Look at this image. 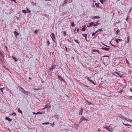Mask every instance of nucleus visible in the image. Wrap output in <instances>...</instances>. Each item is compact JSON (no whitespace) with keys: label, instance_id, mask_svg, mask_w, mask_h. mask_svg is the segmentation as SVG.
<instances>
[{"label":"nucleus","instance_id":"f257e3e1","mask_svg":"<svg viewBox=\"0 0 132 132\" xmlns=\"http://www.w3.org/2000/svg\"><path fill=\"white\" fill-rule=\"evenodd\" d=\"M88 120V119L85 118L84 117H83L80 119L79 122L81 123L83 121H84V122H87Z\"/></svg>","mask_w":132,"mask_h":132},{"label":"nucleus","instance_id":"f03ea898","mask_svg":"<svg viewBox=\"0 0 132 132\" xmlns=\"http://www.w3.org/2000/svg\"><path fill=\"white\" fill-rule=\"evenodd\" d=\"M19 88L20 89H21L22 91L25 94H29L30 93V92H29L28 91H25L24 89L22 88L21 87H20Z\"/></svg>","mask_w":132,"mask_h":132},{"label":"nucleus","instance_id":"7ed1b4c3","mask_svg":"<svg viewBox=\"0 0 132 132\" xmlns=\"http://www.w3.org/2000/svg\"><path fill=\"white\" fill-rule=\"evenodd\" d=\"M56 67V66L55 65H52V67L49 68V72H52V70L54 69Z\"/></svg>","mask_w":132,"mask_h":132},{"label":"nucleus","instance_id":"20e7f679","mask_svg":"<svg viewBox=\"0 0 132 132\" xmlns=\"http://www.w3.org/2000/svg\"><path fill=\"white\" fill-rule=\"evenodd\" d=\"M118 116L121 119H126V117L121 114H119L118 115Z\"/></svg>","mask_w":132,"mask_h":132},{"label":"nucleus","instance_id":"39448f33","mask_svg":"<svg viewBox=\"0 0 132 132\" xmlns=\"http://www.w3.org/2000/svg\"><path fill=\"white\" fill-rule=\"evenodd\" d=\"M0 60L2 62H3L4 60V56L2 53L0 54Z\"/></svg>","mask_w":132,"mask_h":132},{"label":"nucleus","instance_id":"423d86ee","mask_svg":"<svg viewBox=\"0 0 132 132\" xmlns=\"http://www.w3.org/2000/svg\"><path fill=\"white\" fill-rule=\"evenodd\" d=\"M110 127H108V128L107 129V130L108 131L110 132H113L112 131V127L111 126H109Z\"/></svg>","mask_w":132,"mask_h":132},{"label":"nucleus","instance_id":"0eeeda50","mask_svg":"<svg viewBox=\"0 0 132 132\" xmlns=\"http://www.w3.org/2000/svg\"><path fill=\"white\" fill-rule=\"evenodd\" d=\"M101 49L102 50H104L105 51H108L109 50L110 48H108L105 47H102L101 48Z\"/></svg>","mask_w":132,"mask_h":132},{"label":"nucleus","instance_id":"6e6552de","mask_svg":"<svg viewBox=\"0 0 132 132\" xmlns=\"http://www.w3.org/2000/svg\"><path fill=\"white\" fill-rule=\"evenodd\" d=\"M94 23L93 22H91L89 24V25H87V27H89L92 26H94Z\"/></svg>","mask_w":132,"mask_h":132},{"label":"nucleus","instance_id":"1a4fd4ad","mask_svg":"<svg viewBox=\"0 0 132 132\" xmlns=\"http://www.w3.org/2000/svg\"><path fill=\"white\" fill-rule=\"evenodd\" d=\"M83 112V109L82 108L81 109V110H80L79 112V115H81L82 113Z\"/></svg>","mask_w":132,"mask_h":132},{"label":"nucleus","instance_id":"9d476101","mask_svg":"<svg viewBox=\"0 0 132 132\" xmlns=\"http://www.w3.org/2000/svg\"><path fill=\"white\" fill-rule=\"evenodd\" d=\"M14 34L15 35V36L16 38L17 36H18L19 35V33L18 32L16 31H15L14 32Z\"/></svg>","mask_w":132,"mask_h":132},{"label":"nucleus","instance_id":"9b49d317","mask_svg":"<svg viewBox=\"0 0 132 132\" xmlns=\"http://www.w3.org/2000/svg\"><path fill=\"white\" fill-rule=\"evenodd\" d=\"M79 126V125L78 124H75L74 125V126L75 128L77 129L78 127Z\"/></svg>","mask_w":132,"mask_h":132},{"label":"nucleus","instance_id":"f8f14e48","mask_svg":"<svg viewBox=\"0 0 132 132\" xmlns=\"http://www.w3.org/2000/svg\"><path fill=\"white\" fill-rule=\"evenodd\" d=\"M87 104L88 105H93V103L87 100L86 101Z\"/></svg>","mask_w":132,"mask_h":132},{"label":"nucleus","instance_id":"ddd939ff","mask_svg":"<svg viewBox=\"0 0 132 132\" xmlns=\"http://www.w3.org/2000/svg\"><path fill=\"white\" fill-rule=\"evenodd\" d=\"M51 35H52V37H53V38L51 37H52V40H53V41H54V39H55V35H54V34L53 33H52V34H51Z\"/></svg>","mask_w":132,"mask_h":132},{"label":"nucleus","instance_id":"4468645a","mask_svg":"<svg viewBox=\"0 0 132 132\" xmlns=\"http://www.w3.org/2000/svg\"><path fill=\"white\" fill-rule=\"evenodd\" d=\"M129 39H130L129 37V36H128L127 38V42H125V44L126 43H129Z\"/></svg>","mask_w":132,"mask_h":132},{"label":"nucleus","instance_id":"2eb2a0df","mask_svg":"<svg viewBox=\"0 0 132 132\" xmlns=\"http://www.w3.org/2000/svg\"><path fill=\"white\" fill-rule=\"evenodd\" d=\"M82 35L83 36V37H85V38L86 40H87L86 38H87V34H82Z\"/></svg>","mask_w":132,"mask_h":132},{"label":"nucleus","instance_id":"dca6fc26","mask_svg":"<svg viewBox=\"0 0 132 132\" xmlns=\"http://www.w3.org/2000/svg\"><path fill=\"white\" fill-rule=\"evenodd\" d=\"M127 121L131 122L132 121V120H130V119L128 118H126V119H125Z\"/></svg>","mask_w":132,"mask_h":132},{"label":"nucleus","instance_id":"f3484780","mask_svg":"<svg viewBox=\"0 0 132 132\" xmlns=\"http://www.w3.org/2000/svg\"><path fill=\"white\" fill-rule=\"evenodd\" d=\"M123 124L125 126H131V125L129 124H125V123H123Z\"/></svg>","mask_w":132,"mask_h":132},{"label":"nucleus","instance_id":"a211bd4d","mask_svg":"<svg viewBox=\"0 0 132 132\" xmlns=\"http://www.w3.org/2000/svg\"><path fill=\"white\" fill-rule=\"evenodd\" d=\"M6 119L10 121H11V119H10V118H9L8 117H6Z\"/></svg>","mask_w":132,"mask_h":132},{"label":"nucleus","instance_id":"6ab92c4d","mask_svg":"<svg viewBox=\"0 0 132 132\" xmlns=\"http://www.w3.org/2000/svg\"><path fill=\"white\" fill-rule=\"evenodd\" d=\"M58 77L59 79L61 81H63V80L62 78L60 76H59Z\"/></svg>","mask_w":132,"mask_h":132},{"label":"nucleus","instance_id":"aec40b11","mask_svg":"<svg viewBox=\"0 0 132 132\" xmlns=\"http://www.w3.org/2000/svg\"><path fill=\"white\" fill-rule=\"evenodd\" d=\"M68 1V0H65L64 1V3L62 4V5H63L64 4H66L67 3V1Z\"/></svg>","mask_w":132,"mask_h":132},{"label":"nucleus","instance_id":"412c9836","mask_svg":"<svg viewBox=\"0 0 132 132\" xmlns=\"http://www.w3.org/2000/svg\"><path fill=\"white\" fill-rule=\"evenodd\" d=\"M100 18V17L98 16H94L93 17L94 18L98 19V18Z\"/></svg>","mask_w":132,"mask_h":132},{"label":"nucleus","instance_id":"4be33fe9","mask_svg":"<svg viewBox=\"0 0 132 132\" xmlns=\"http://www.w3.org/2000/svg\"><path fill=\"white\" fill-rule=\"evenodd\" d=\"M13 58L15 62H16L18 60L15 57H13Z\"/></svg>","mask_w":132,"mask_h":132},{"label":"nucleus","instance_id":"5701e85b","mask_svg":"<svg viewBox=\"0 0 132 132\" xmlns=\"http://www.w3.org/2000/svg\"><path fill=\"white\" fill-rule=\"evenodd\" d=\"M102 4H103V2L105 1V0H99Z\"/></svg>","mask_w":132,"mask_h":132},{"label":"nucleus","instance_id":"b1692460","mask_svg":"<svg viewBox=\"0 0 132 132\" xmlns=\"http://www.w3.org/2000/svg\"><path fill=\"white\" fill-rule=\"evenodd\" d=\"M94 52H98V53H99V52L98 50H92Z\"/></svg>","mask_w":132,"mask_h":132},{"label":"nucleus","instance_id":"393cba45","mask_svg":"<svg viewBox=\"0 0 132 132\" xmlns=\"http://www.w3.org/2000/svg\"><path fill=\"white\" fill-rule=\"evenodd\" d=\"M18 111L20 113H21V114H22V111L20 110V109H18Z\"/></svg>","mask_w":132,"mask_h":132},{"label":"nucleus","instance_id":"a878e982","mask_svg":"<svg viewBox=\"0 0 132 132\" xmlns=\"http://www.w3.org/2000/svg\"><path fill=\"white\" fill-rule=\"evenodd\" d=\"M99 24H100V23H97L96 24H94V26H95L97 25H99Z\"/></svg>","mask_w":132,"mask_h":132},{"label":"nucleus","instance_id":"bb28decb","mask_svg":"<svg viewBox=\"0 0 132 132\" xmlns=\"http://www.w3.org/2000/svg\"><path fill=\"white\" fill-rule=\"evenodd\" d=\"M86 28H85V26H84L82 29V30L83 31H85V30Z\"/></svg>","mask_w":132,"mask_h":132},{"label":"nucleus","instance_id":"cd10ccee","mask_svg":"<svg viewBox=\"0 0 132 132\" xmlns=\"http://www.w3.org/2000/svg\"><path fill=\"white\" fill-rule=\"evenodd\" d=\"M22 12L24 13H26L27 12V11L26 10H22Z\"/></svg>","mask_w":132,"mask_h":132},{"label":"nucleus","instance_id":"c85d7f7f","mask_svg":"<svg viewBox=\"0 0 132 132\" xmlns=\"http://www.w3.org/2000/svg\"><path fill=\"white\" fill-rule=\"evenodd\" d=\"M50 106L49 105H46L45 106V108H50Z\"/></svg>","mask_w":132,"mask_h":132},{"label":"nucleus","instance_id":"c756f323","mask_svg":"<svg viewBox=\"0 0 132 132\" xmlns=\"http://www.w3.org/2000/svg\"><path fill=\"white\" fill-rule=\"evenodd\" d=\"M71 26L73 27H74L75 26L74 23L73 22H72L71 23Z\"/></svg>","mask_w":132,"mask_h":132},{"label":"nucleus","instance_id":"7c9ffc66","mask_svg":"<svg viewBox=\"0 0 132 132\" xmlns=\"http://www.w3.org/2000/svg\"><path fill=\"white\" fill-rule=\"evenodd\" d=\"M95 5L97 7H99V5L98 3H96L95 4Z\"/></svg>","mask_w":132,"mask_h":132},{"label":"nucleus","instance_id":"2f4dec72","mask_svg":"<svg viewBox=\"0 0 132 132\" xmlns=\"http://www.w3.org/2000/svg\"><path fill=\"white\" fill-rule=\"evenodd\" d=\"M42 112H38L37 113H36V114H42Z\"/></svg>","mask_w":132,"mask_h":132},{"label":"nucleus","instance_id":"473e14b6","mask_svg":"<svg viewBox=\"0 0 132 132\" xmlns=\"http://www.w3.org/2000/svg\"><path fill=\"white\" fill-rule=\"evenodd\" d=\"M118 40L117 39H116V40H115V41H116V42L117 43H119V42H118Z\"/></svg>","mask_w":132,"mask_h":132},{"label":"nucleus","instance_id":"72a5a7b5","mask_svg":"<svg viewBox=\"0 0 132 132\" xmlns=\"http://www.w3.org/2000/svg\"><path fill=\"white\" fill-rule=\"evenodd\" d=\"M110 127L109 126H106L105 127H104V128H105L107 129V128H108V127Z\"/></svg>","mask_w":132,"mask_h":132},{"label":"nucleus","instance_id":"f704fd0d","mask_svg":"<svg viewBox=\"0 0 132 132\" xmlns=\"http://www.w3.org/2000/svg\"><path fill=\"white\" fill-rule=\"evenodd\" d=\"M126 62L128 64H129V62L127 60V59H126Z\"/></svg>","mask_w":132,"mask_h":132},{"label":"nucleus","instance_id":"c9c22d12","mask_svg":"<svg viewBox=\"0 0 132 132\" xmlns=\"http://www.w3.org/2000/svg\"><path fill=\"white\" fill-rule=\"evenodd\" d=\"M90 82L92 83L94 85H96L95 83L92 80V81H90Z\"/></svg>","mask_w":132,"mask_h":132},{"label":"nucleus","instance_id":"e433bc0d","mask_svg":"<svg viewBox=\"0 0 132 132\" xmlns=\"http://www.w3.org/2000/svg\"><path fill=\"white\" fill-rule=\"evenodd\" d=\"M11 115H14V116H15L16 115V114L15 113H13L11 114Z\"/></svg>","mask_w":132,"mask_h":132},{"label":"nucleus","instance_id":"4c0bfd02","mask_svg":"<svg viewBox=\"0 0 132 132\" xmlns=\"http://www.w3.org/2000/svg\"><path fill=\"white\" fill-rule=\"evenodd\" d=\"M49 124V122H46V123H43V124H46V125H47V124Z\"/></svg>","mask_w":132,"mask_h":132},{"label":"nucleus","instance_id":"58836bf2","mask_svg":"<svg viewBox=\"0 0 132 132\" xmlns=\"http://www.w3.org/2000/svg\"><path fill=\"white\" fill-rule=\"evenodd\" d=\"M95 32L93 33L92 34V36H94L95 35Z\"/></svg>","mask_w":132,"mask_h":132},{"label":"nucleus","instance_id":"ea45409f","mask_svg":"<svg viewBox=\"0 0 132 132\" xmlns=\"http://www.w3.org/2000/svg\"><path fill=\"white\" fill-rule=\"evenodd\" d=\"M34 32L37 34L38 32L37 30H35L34 31Z\"/></svg>","mask_w":132,"mask_h":132},{"label":"nucleus","instance_id":"a19ab883","mask_svg":"<svg viewBox=\"0 0 132 132\" xmlns=\"http://www.w3.org/2000/svg\"><path fill=\"white\" fill-rule=\"evenodd\" d=\"M63 34H64V36H65V35H66V32L65 31H64V32H63Z\"/></svg>","mask_w":132,"mask_h":132},{"label":"nucleus","instance_id":"79ce46f5","mask_svg":"<svg viewBox=\"0 0 132 132\" xmlns=\"http://www.w3.org/2000/svg\"><path fill=\"white\" fill-rule=\"evenodd\" d=\"M122 90H121L120 91H119V92L120 93H121V94L122 92Z\"/></svg>","mask_w":132,"mask_h":132},{"label":"nucleus","instance_id":"37998d69","mask_svg":"<svg viewBox=\"0 0 132 132\" xmlns=\"http://www.w3.org/2000/svg\"><path fill=\"white\" fill-rule=\"evenodd\" d=\"M109 56H107V55H105V56H103V57H109Z\"/></svg>","mask_w":132,"mask_h":132},{"label":"nucleus","instance_id":"c03bdc74","mask_svg":"<svg viewBox=\"0 0 132 132\" xmlns=\"http://www.w3.org/2000/svg\"><path fill=\"white\" fill-rule=\"evenodd\" d=\"M4 67L5 68V69H6V70H8V71H9V68H6L5 67V66H4Z\"/></svg>","mask_w":132,"mask_h":132},{"label":"nucleus","instance_id":"a18cd8bd","mask_svg":"<svg viewBox=\"0 0 132 132\" xmlns=\"http://www.w3.org/2000/svg\"><path fill=\"white\" fill-rule=\"evenodd\" d=\"M87 80H88L90 81V82L91 81H92V80H90V79L88 77L87 78Z\"/></svg>","mask_w":132,"mask_h":132},{"label":"nucleus","instance_id":"49530a36","mask_svg":"<svg viewBox=\"0 0 132 132\" xmlns=\"http://www.w3.org/2000/svg\"><path fill=\"white\" fill-rule=\"evenodd\" d=\"M12 1H13L15 3H16V2L15 0H11Z\"/></svg>","mask_w":132,"mask_h":132},{"label":"nucleus","instance_id":"de8ad7c7","mask_svg":"<svg viewBox=\"0 0 132 132\" xmlns=\"http://www.w3.org/2000/svg\"><path fill=\"white\" fill-rule=\"evenodd\" d=\"M47 43L48 45H49L50 43V42L49 40L47 41Z\"/></svg>","mask_w":132,"mask_h":132},{"label":"nucleus","instance_id":"09e8293b","mask_svg":"<svg viewBox=\"0 0 132 132\" xmlns=\"http://www.w3.org/2000/svg\"><path fill=\"white\" fill-rule=\"evenodd\" d=\"M101 131V129L100 128H98L97 130V131L98 132H100Z\"/></svg>","mask_w":132,"mask_h":132},{"label":"nucleus","instance_id":"8fccbe9b","mask_svg":"<svg viewBox=\"0 0 132 132\" xmlns=\"http://www.w3.org/2000/svg\"><path fill=\"white\" fill-rule=\"evenodd\" d=\"M30 11L29 10L28 11H27V12L28 13H30Z\"/></svg>","mask_w":132,"mask_h":132},{"label":"nucleus","instance_id":"3c124183","mask_svg":"<svg viewBox=\"0 0 132 132\" xmlns=\"http://www.w3.org/2000/svg\"><path fill=\"white\" fill-rule=\"evenodd\" d=\"M102 29H99L98 30V31H102Z\"/></svg>","mask_w":132,"mask_h":132},{"label":"nucleus","instance_id":"603ef678","mask_svg":"<svg viewBox=\"0 0 132 132\" xmlns=\"http://www.w3.org/2000/svg\"><path fill=\"white\" fill-rule=\"evenodd\" d=\"M129 18H128V16H127L126 18V21H127L128 20V19Z\"/></svg>","mask_w":132,"mask_h":132},{"label":"nucleus","instance_id":"864d4df0","mask_svg":"<svg viewBox=\"0 0 132 132\" xmlns=\"http://www.w3.org/2000/svg\"><path fill=\"white\" fill-rule=\"evenodd\" d=\"M119 31L118 30H117L116 31V33L117 34H118L119 33Z\"/></svg>","mask_w":132,"mask_h":132},{"label":"nucleus","instance_id":"5fc2aeb1","mask_svg":"<svg viewBox=\"0 0 132 132\" xmlns=\"http://www.w3.org/2000/svg\"><path fill=\"white\" fill-rule=\"evenodd\" d=\"M111 44L113 46H116V45H114V44H113L112 43H111Z\"/></svg>","mask_w":132,"mask_h":132},{"label":"nucleus","instance_id":"6e6d98bb","mask_svg":"<svg viewBox=\"0 0 132 132\" xmlns=\"http://www.w3.org/2000/svg\"><path fill=\"white\" fill-rule=\"evenodd\" d=\"M116 73L117 74H118L119 76V75H120V74H119V73H118V72H116Z\"/></svg>","mask_w":132,"mask_h":132},{"label":"nucleus","instance_id":"4d7b16f0","mask_svg":"<svg viewBox=\"0 0 132 132\" xmlns=\"http://www.w3.org/2000/svg\"><path fill=\"white\" fill-rule=\"evenodd\" d=\"M118 40L120 41H122V40L120 39H117Z\"/></svg>","mask_w":132,"mask_h":132},{"label":"nucleus","instance_id":"13d9d810","mask_svg":"<svg viewBox=\"0 0 132 132\" xmlns=\"http://www.w3.org/2000/svg\"><path fill=\"white\" fill-rule=\"evenodd\" d=\"M74 41L76 42V43H78V41L77 40H75Z\"/></svg>","mask_w":132,"mask_h":132},{"label":"nucleus","instance_id":"bf43d9fd","mask_svg":"<svg viewBox=\"0 0 132 132\" xmlns=\"http://www.w3.org/2000/svg\"><path fill=\"white\" fill-rule=\"evenodd\" d=\"M2 89L3 88H1V91L2 92H3V90H2Z\"/></svg>","mask_w":132,"mask_h":132},{"label":"nucleus","instance_id":"052dcab7","mask_svg":"<svg viewBox=\"0 0 132 132\" xmlns=\"http://www.w3.org/2000/svg\"><path fill=\"white\" fill-rule=\"evenodd\" d=\"M92 6L93 7H94L95 6L94 3H93V5H92Z\"/></svg>","mask_w":132,"mask_h":132},{"label":"nucleus","instance_id":"680f3d73","mask_svg":"<svg viewBox=\"0 0 132 132\" xmlns=\"http://www.w3.org/2000/svg\"><path fill=\"white\" fill-rule=\"evenodd\" d=\"M79 29H78V28L77 29V31H79Z\"/></svg>","mask_w":132,"mask_h":132},{"label":"nucleus","instance_id":"e2e57ef3","mask_svg":"<svg viewBox=\"0 0 132 132\" xmlns=\"http://www.w3.org/2000/svg\"><path fill=\"white\" fill-rule=\"evenodd\" d=\"M119 76L120 77H121V78L123 77L120 75H119Z\"/></svg>","mask_w":132,"mask_h":132},{"label":"nucleus","instance_id":"0e129e2a","mask_svg":"<svg viewBox=\"0 0 132 132\" xmlns=\"http://www.w3.org/2000/svg\"><path fill=\"white\" fill-rule=\"evenodd\" d=\"M130 90L131 92H132V88H130Z\"/></svg>","mask_w":132,"mask_h":132},{"label":"nucleus","instance_id":"69168bd1","mask_svg":"<svg viewBox=\"0 0 132 132\" xmlns=\"http://www.w3.org/2000/svg\"><path fill=\"white\" fill-rule=\"evenodd\" d=\"M65 48L66 51H67V47H65Z\"/></svg>","mask_w":132,"mask_h":132},{"label":"nucleus","instance_id":"338daca9","mask_svg":"<svg viewBox=\"0 0 132 132\" xmlns=\"http://www.w3.org/2000/svg\"><path fill=\"white\" fill-rule=\"evenodd\" d=\"M97 31H98V30H97L95 32V34H96V33H97Z\"/></svg>","mask_w":132,"mask_h":132},{"label":"nucleus","instance_id":"774afa93","mask_svg":"<svg viewBox=\"0 0 132 132\" xmlns=\"http://www.w3.org/2000/svg\"><path fill=\"white\" fill-rule=\"evenodd\" d=\"M72 59L73 60H74V59H75V58H74V57H72Z\"/></svg>","mask_w":132,"mask_h":132}]
</instances>
